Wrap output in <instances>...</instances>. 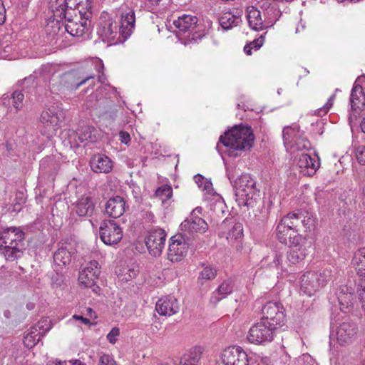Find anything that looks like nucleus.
<instances>
[{
    "instance_id": "obj_44",
    "label": "nucleus",
    "mask_w": 365,
    "mask_h": 365,
    "mask_svg": "<svg viewBox=\"0 0 365 365\" xmlns=\"http://www.w3.org/2000/svg\"><path fill=\"white\" fill-rule=\"evenodd\" d=\"M53 262L59 267L66 266L71 259V252H53Z\"/></svg>"
},
{
    "instance_id": "obj_58",
    "label": "nucleus",
    "mask_w": 365,
    "mask_h": 365,
    "mask_svg": "<svg viewBox=\"0 0 365 365\" xmlns=\"http://www.w3.org/2000/svg\"><path fill=\"white\" fill-rule=\"evenodd\" d=\"M264 43V37L261 36L259 38L254 40L252 42H250L249 44H250L251 47L252 48H255L256 50L259 49Z\"/></svg>"
},
{
    "instance_id": "obj_17",
    "label": "nucleus",
    "mask_w": 365,
    "mask_h": 365,
    "mask_svg": "<svg viewBox=\"0 0 365 365\" xmlns=\"http://www.w3.org/2000/svg\"><path fill=\"white\" fill-rule=\"evenodd\" d=\"M166 233L162 229L149 232L145 238V244L148 251H163L165 244Z\"/></svg>"
},
{
    "instance_id": "obj_55",
    "label": "nucleus",
    "mask_w": 365,
    "mask_h": 365,
    "mask_svg": "<svg viewBox=\"0 0 365 365\" xmlns=\"http://www.w3.org/2000/svg\"><path fill=\"white\" fill-rule=\"evenodd\" d=\"M5 147H6V154L9 157L12 158V157L17 155V154L15 151L16 146L14 143H6Z\"/></svg>"
},
{
    "instance_id": "obj_39",
    "label": "nucleus",
    "mask_w": 365,
    "mask_h": 365,
    "mask_svg": "<svg viewBox=\"0 0 365 365\" xmlns=\"http://www.w3.org/2000/svg\"><path fill=\"white\" fill-rule=\"evenodd\" d=\"M290 143H292V148H296L299 150H307L311 148L309 141L303 136V133L300 131L294 134L293 140Z\"/></svg>"
},
{
    "instance_id": "obj_30",
    "label": "nucleus",
    "mask_w": 365,
    "mask_h": 365,
    "mask_svg": "<svg viewBox=\"0 0 365 365\" xmlns=\"http://www.w3.org/2000/svg\"><path fill=\"white\" fill-rule=\"evenodd\" d=\"M302 212H289L279 221V223L289 227L290 230L297 232V233L299 232V228L302 227Z\"/></svg>"
},
{
    "instance_id": "obj_33",
    "label": "nucleus",
    "mask_w": 365,
    "mask_h": 365,
    "mask_svg": "<svg viewBox=\"0 0 365 365\" xmlns=\"http://www.w3.org/2000/svg\"><path fill=\"white\" fill-rule=\"evenodd\" d=\"M95 208L94 203L90 197L80 199L76 205V213L79 216H91Z\"/></svg>"
},
{
    "instance_id": "obj_36",
    "label": "nucleus",
    "mask_w": 365,
    "mask_h": 365,
    "mask_svg": "<svg viewBox=\"0 0 365 365\" xmlns=\"http://www.w3.org/2000/svg\"><path fill=\"white\" fill-rule=\"evenodd\" d=\"M100 274L98 270L94 271L91 274L86 272V270H82L79 272L78 281L81 285H83L85 287H93L96 285V280Z\"/></svg>"
},
{
    "instance_id": "obj_29",
    "label": "nucleus",
    "mask_w": 365,
    "mask_h": 365,
    "mask_svg": "<svg viewBox=\"0 0 365 365\" xmlns=\"http://www.w3.org/2000/svg\"><path fill=\"white\" fill-rule=\"evenodd\" d=\"M242 11L237 9L224 13L219 19V22L222 28L225 30H228L234 26H237L242 22Z\"/></svg>"
},
{
    "instance_id": "obj_41",
    "label": "nucleus",
    "mask_w": 365,
    "mask_h": 365,
    "mask_svg": "<svg viewBox=\"0 0 365 365\" xmlns=\"http://www.w3.org/2000/svg\"><path fill=\"white\" fill-rule=\"evenodd\" d=\"M155 195L161 200L163 204H165L173 196V188L170 185H163L156 190Z\"/></svg>"
},
{
    "instance_id": "obj_32",
    "label": "nucleus",
    "mask_w": 365,
    "mask_h": 365,
    "mask_svg": "<svg viewBox=\"0 0 365 365\" xmlns=\"http://www.w3.org/2000/svg\"><path fill=\"white\" fill-rule=\"evenodd\" d=\"M61 7L66 8V9H72L78 11L79 10L83 11H91L92 7V1L91 0H64L63 4H61L59 5L58 9H61Z\"/></svg>"
},
{
    "instance_id": "obj_21",
    "label": "nucleus",
    "mask_w": 365,
    "mask_h": 365,
    "mask_svg": "<svg viewBox=\"0 0 365 365\" xmlns=\"http://www.w3.org/2000/svg\"><path fill=\"white\" fill-rule=\"evenodd\" d=\"M138 272V266L131 263V260L129 264L126 260H120L115 269V273L118 279L124 282H128L135 278Z\"/></svg>"
},
{
    "instance_id": "obj_54",
    "label": "nucleus",
    "mask_w": 365,
    "mask_h": 365,
    "mask_svg": "<svg viewBox=\"0 0 365 365\" xmlns=\"http://www.w3.org/2000/svg\"><path fill=\"white\" fill-rule=\"evenodd\" d=\"M184 257L183 252H168V259L173 262H180Z\"/></svg>"
},
{
    "instance_id": "obj_52",
    "label": "nucleus",
    "mask_w": 365,
    "mask_h": 365,
    "mask_svg": "<svg viewBox=\"0 0 365 365\" xmlns=\"http://www.w3.org/2000/svg\"><path fill=\"white\" fill-rule=\"evenodd\" d=\"M100 365H117L115 361L108 354H103L100 357Z\"/></svg>"
},
{
    "instance_id": "obj_28",
    "label": "nucleus",
    "mask_w": 365,
    "mask_h": 365,
    "mask_svg": "<svg viewBox=\"0 0 365 365\" xmlns=\"http://www.w3.org/2000/svg\"><path fill=\"white\" fill-rule=\"evenodd\" d=\"M59 165L52 156H47L40 161V174L48 179H54L58 170Z\"/></svg>"
},
{
    "instance_id": "obj_59",
    "label": "nucleus",
    "mask_w": 365,
    "mask_h": 365,
    "mask_svg": "<svg viewBox=\"0 0 365 365\" xmlns=\"http://www.w3.org/2000/svg\"><path fill=\"white\" fill-rule=\"evenodd\" d=\"M335 98L334 95H332L329 99L327 103L321 108V112L327 113L333 105V101Z\"/></svg>"
},
{
    "instance_id": "obj_16",
    "label": "nucleus",
    "mask_w": 365,
    "mask_h": 365,
    "mask_svg": "<svg viewBox=\"0 0 365 365\" xmlns=\"http://www.w3.org/2000/svg\"><path fill=\"white\" fill-rule=\"evenodd\" d=\"M297 165L302 175L312 176L320 166L319 158L316 154L311 156L309 154L302 153L299 156Z\"/></svg>"
},
{
    "instance_id": "obj_19",
    "label": "nucleus",
    "mask_w": 365,
    "mask_h": 365,
    "mask_svg": "<svg viewBox=\"0 0 365 365\" xmlns=\"http://www.w3.org/2000/svg\"><path fill=\"white\" fill-rule=\"evenodd\" d=\"M208 229L207 222L201 217L192 216L190 219L184 220L180 225V230L187 235L204 233Z\"/></svg>"
},
{
    "instance_id": "obj_31",
    "label": "nucleus",
    "mask_w": 365,
    "mask_h": 365,
    "mask_svg": "<svg viewBox=\"0 0 365 365\" xmlns=\"http://www.w3.org/2000/svg\"><path fill=\"white\" fill-rule=\"evenodd\" d=\"M15 240H13L11 230L9 227L3 230L0 234V251H22L24 247L14 245Z\"/></svg>"
},
{
    "instance_id": "obj_35",
    "label": "nucleus",
    "mask_w": 365,
    "mask_h": 365,
    "mask_svg": "<svg viewBox=\"0 0 365 365\" xmlns=\"http://www.w3.org/2000/svg\"><path fill=\"white\" fill-rule=\"evenodd\" d=\"M96 130L91 125H83L77 131L76 135L81 143L96 140Z\"/></svg>"
},
{
    "instance_id": "obj_26",
    "label": "nucleus",
    "mask_w": 365,
    "mask_h": 365,
    "mask_svg": "<svg viewBox=\"0 0 365 365\" xmlns=\"http://www.w3.org/2000/svg\"><path fill=\"white\" fill-rule=\"evenodd\" d=\"M24 94L22 91H14L11 95L6 93L1 98L2 104L10 108L13 107L16 112L21 110L24 107Z\"/></svg>"
},
{
    "instance_id": "obj_13",
    "label": "nucleus",
    "mask_w": 365,
    "mask_h": 365,
    "mask_svg": "<svg viewBox=\"0 0 365 365\" xmlns=\"http://www.w3.org/2000/svg\"><path fill=\"white\" fill-rule=\"evenodd\" d=\"M350 104L351 110L349 119L352 122L365 108V95L361 86H354L350 95Z\"/></svg>"
},
{
    "instance_id": "obj_8",
    "label": "nucleus",
    "mask_w": 365,
    "mask_h": 365,
    "mask_svg": "<svg viewBox=\"0 0 365 365\" xmlns=\"http://www.w3.org/2000/svg\"><path fill=\"white\" fill-rule=\"evenodd\" d=\"M359 331V324L356 319L346 317L336 329L337 342L340 346L350 345L357 339Z\"/></svg>"
},
{
    "instance_id": "obj_3",
    "label": "nucleus",
    "mask_w": 365,
    "mask_h": 365,
    "mask_svg": "<svg viewBox=\"0 0 365 365\" xmlns=\"http://www.w3.org/2000/svg\"><path fill=\"white\" fill-rule=\"evenodd\" d=\"M255 140L250 127L235 125L220 137L219 141L225 147L230 148L229 155L237 156L235 151L250 150Z\"/></svg>"
},
{
    "instance_id": "obj_23",
    "label": "nucleus",
    "mask_w": 365,
    "mask_h": 365,
    "mask_svg": "<svg viewBox=\"0 0 365 365\" xmlns=\"http://www.w3.org/2000/svg\"><path fill=\"white\" fill-rule=\"evenodd\" d=\"M91 170L96 173H108L112 170L113 161L103 154L94 155L90 160Z\"/></svg>"
},
{
    "instance_id": "obj_34",
    "label": "nucleus",
    "mask_w": 365,
    "mask_h": 365,
    "mask_svg": "<svg viewBox=\"0 0 365 365\" xmlns=\"http://www.w3.org/2000/svg\"><path fill=\"white\" fill-rule=\"evenodd\" d=\"M232 292V285L230 282H223L218 287L217 290L215 291L211 298L210 302L216 304L223 298L226 297L227 295Z\"/></svg>"
},
{
    "instance_id": "obj_20",
    "label": "nucleus",
    "mask_w": 365,
    "mask_h": 365,
    "mask_svg": "<svg viewBox=\"0 0 365 365\" xmlns=\"http://www.w3.org/2000/svg\"><path fill=\"white\" fill-rule=\"evenodd\" d=\"M121 26L120 31L122 34L123 40H126L135 29V14L131 9H127L121 13Z\"/></svg>"
},
{
    "instance_id": "obj_42",
    "label": "nucleus",
    "mask_w": 365,
    "mask_h": 365,
    "mask_svg": "<svg viewBox=\"0 0 365 365\" xmlns=\"http://www.w3.org/2000/svg\"><path fill=\"white\" fill-rule=\"evenodd\" d=\"M52 322L48 317H43L34 327L36 328L37 331L43 336L52 328Z\"/></svg>"
},
{
    "instance_id": "obj_56",
    "label": "nucleus",
    "mask_w": 365,
    "mask_h": 365,
    "mask_svg": "<svg viewBox=\"0 0 365 365\" xmlns=\"http://www.w3.org/2000/svg\"><path fill=\"white\" fill-rule=\"evenodd\" d=\"M356 158L360 164L365 165V146L359 148Z\"/></svg>"
},
{
    "instance_id": "obj_18",
    "label": "nucleus",
    "mask_w": 365,
    "mask_h": 365,
    "mask_svg": "<svg viewBox=\"0 0 365 365\" xmlns=\"http://www.w3.org/2000/svg\"><path fill=\"white\" fill-rule=\"evenodd\" d=\"M155 309L160 315L171 316L178 312L179 303L175 297L165 296L156 302Z\"/></svg>"
},
{
    "instance_id": "obj_49",
    "label": "nucleus",
    "mask_w": 365,
    "mask_h": 365,
    "mask_svg": "<svg viewBox=\"0 0 365 365\" xmlns=\"http://www.w3.org/2000/svg\"><path fill=\"white\" fill-rule=\"evenodd\" d=\"M299 130V128L297 125H294L293 127H286L283 130V138L284 142H291L293 140V136Z\"/></svg>"
},
{
    "instance_id": "obj_50",
    "label": "nucleus",
    "mask_w": 365,
    "mask_h": 365,
    "mask_svg": "<svg viewBox=\"0 0 365 365\" xmlns=\"http://www.w3.org/2000/svg\"><path fill=\"white\" fill-rule=\"evenodd\" d=\"M286 262L295 264L304 259L305 255L304 252H285Z\"/></svg>"
},
{
    "instance_id": "obj_61",
    "label": "nucleus",
    "mask_w": 365,
    "mask_h": 365,
    "mask_svg": "<svg viewBox=\"0 0 365 365\" xmlns=\"http://www.w3.org/2000/svg\"><path fill=\"white\" fill-rule=\"evenodd\" d=\"M7 261H14L17 257V252H0Z\"/></svg>"
},
{
    "instance_id": "obj_60",
    "label": "nucleus",
    "mask_w": 365,
    "mask_h": 365,
    "mask_svg": "<svg viewBox=\"0 0 365 365\" xmlns=\"http://www.w3.org/2000/svg\"><path fill=\"white\" fill-rule=\"evenodd\" d=\"M335 98L334 95H332L329 99L327 103L321 108V112L327 113L333 105V101Z\"/></svg>"
},
{
    "instance_id": "obj_27",
    "label": "nucleus",
    "mask_w": 365,
    "mask_h": 365,
    "mask_svg": "<svg viewBox=\"0 0 365 365\" xmlns=\"http://www.w3.org/2000/svg\"><path fill=\"white\" fill-rule=\"evenodd\" d=\"M340 309L344 312H350L355 302V297L348 287H341L336 294Z\"/></svg>"
},
{
    "instance_id": "obj_5",
    "label": "nucleus",
    "mask_w": 365,
    "mask_h": 365,
    "mask_svg": "<svg viewBox=\"0 0 365 365\" xmlns=\"http://www.w3.org/2000/svg\"><path fill=\"white\" fill-rule=\"evenodd\" d=\"M236 201L240 206L252 207L259 198V189L256 181L249 174H244L237 178L234 183Z\"/></svg>"
},
{
    "instance_id": "obj_51",
    "label": "nucleus",
    "mask_w": 365,
    "mask_h": 365,
    "mask_svg": "<svg viewBox=\"0 0 365 365\" xmlns=\"http://www.w3.org/2000/svg\"><path fill=\"white\" fill-rule=\"evenodd\" d=\"M302 226L306 228V230H311L315 227V220L312 217H305L302 213Z\"/></svg>"
},
{
    "instance_id": "obj_43",
    "label": "nucleus",
    "mask_w": 365,
    "mask_h": 365,
    "mask_svg": "<svg viewBox=\"0 0 365 365\" xmlns=\"http://www.w3.org/2000/svg\"><path fill=\"white\" fill-rule=\"evenodd\" d=\"M9 230H11L13 240H15V243H14V245L23 247V241L25 237V232L22 228L21 227H9Z\"/></svg>"
},
{
    "instance_id": "obj_24",
    "label": "nucleus",
    "mask_w": 365,
    "mask_h": 365,
    "mask_svg": "<svg viewBox=\"0 0 365 365\" xmlns=\"http://www.w3.org/2000/svg\"><path fill=\"white\" fill-rule=\"evenodd\" d=\"M125 201L118 195L110 198L106 204V213L113 218L120 217L125 211Z\"/></svg>"
},
{
    "instance_id": "obj_15",
    "label": "nucleus",
    "mask_w": 365,
    "mask_h": 365,
    "mask_svg": "<svg viewBox=\"0 0 365 365\" xmlns=\"http://www.w3.org/2000/svg\"><path fill=\"white\" fill-rule=\"evenodd\" d=\"M276 235L279 242L289 247L299 245L302 236L299 233L290 230L289 227L278 222L276 227Z\"/></svg>"
},
{
    "instance_id": "obj_6",
    "label": "nucleus",
    "mask_w": 365,
    "mask_h": 365,
    "mask_svg": "<svg viewBox=\"0 0 365 365\" xmlns=\"http://www.w3.org/2000/svg\"><path fill=\"white\" fill-rule=\"evenodd\" d=\"M331 272L328 269L319 274L313 271L307 272L300 278V291L308 296L312 295L331 279Z\"/></svg>"
},
{
    "instance_id": "obj_37",
    "label": "nucleus",
    "mask_w": 365,
    "mask_h": 365,
    "mask_svg": "<svg viewBox=\"0 0 365 365\" xmlns=\"http://www.w3.org/2000/svg\"><path fill=\"white\" fill-rule=\"evenodd\" d=\"M61 81H63L65 83L63 84V87L66 89H71V90H76L78 89L81 85L84 84L86 81L88 80L93 78V76H89L82 81H81L78 83H72L71 81L74 78V75L72 73H63L61 76Z\"/></svg>"
},
{
    "instance_id": "obj_47",
    "label": "nucleus",
    "mask_w": 365,
    "mask_h": 365,
    "mask_svg": "<svg viewBox=\"0 0 365 365\" xmlns=\"http://www.w3.org/2000/svg\"><path fill=\"white\" fill-rule=\"evenodd\" d=\"M217 276V270L210 266L204 267L203 270L200 273L198 278L199 282L202 284L203 279L212 280Z\"/></svg>"
},
{
    "instance_id": "obj_1",
    "label": "nucleus",
    "mask_w": 365,
    "mask_h": 365,
    "mask_svg": "<svg viewBox=\"0 0 365 365\" xmlns=\"http://www.w3.org/2000/svg\"><path fill=\"white\" fill-rule=\"evenodd\" d=\"M246 11L250 27L256 31L273 26L281 16L277 5L267 0L247 6Z\"/></svg>"
},
{
    "instance_id": "obj_57",
    "label": "nucleus",
    "mask_w": 365,
    "mask_h": 365,
    "mask_svg": "<svg viewBox=\"0 0 365 365\" xmlns=\"http://www.w3.org/2000/svg\"><path fill=\"white\" fill-rule=\"evenodd\" d=\"M98 265L99 264L97 261H91L89 265L84 268L83 270H86V272L91 274L94 271L98 270Z\"/></svg>"
},
{
    "instance_id": "obj_62",
    "label": "nucleus",
    "mask_w": 365,
    "mask_h": 365,
    "mask_svg": "<svg viewBox=\"0 0 365 365\" xmlns=\"http://www.w3.org/2000/svg\"><path fill=\"white\" fill-rule=\"evenodd\" d=\"M6 10L3 4V1L0 0V24H2L4 23L6 19Z\"/></svg>"
},
{
    "instance_id": "obj_2",
    "label": "nucleus",
    "mask_w": 365,
    "mask_h": 365,
    "mask_svg": "<svg viewBox=\"0 0 365 365\" xmlns=\"http://www.w3.org/2000/svg\"><path fill=\"white\" fill-rule=\"evenodd\" d=\"M54 15L61 19H65L66 31L73 36L80 37L86 33L92 25V11H79L56 7Z\"/></svg>"
},
{
    "instance_id": "obj_7",
    "label": "nucleus",
    "mask_w": 365,
    "mask_h": 365,
    "mask_svg": "<svg viewBox=\"0 0 365 365\" xmlns=\"http://www.w3.org/2000/svg\"><path fill=\"white\" fill-rule=\"evenodd\" d=\"M65 118V113L63 108L58 104H53L45 110L41 114L40 120L46 128L47 130H41L44 135H51Z\"/></svg>"
},
{
    "instance_id": "obj_45",
    "label": "nucleus",
    "mask_w": 365,
    "mask_h": 365,
    "mask_svg": "<svg viewBox=\"0 0 365 365\" xmlns=\"http://www.w3.org/2000/svg\"><path fill=\"white\" fill-rule=\"evenodd\" d=\"M51 285L54 289H64L66 284L64 282L63 275L58 272L53 273L51 277Z\"/></svg>"
},
{
    "instance_id": "obj_12",
    "label": "nucleus",
    "mask_w": 365,
    "mask_h": 365,
    "mask_svg": "<svg viewBox=\"0 0 365 365\" xmlns=\"http://www.w3.org/2000/svg\"><path fill=\"white\" fill-rule=\"evenodd\" d=\"M222 360L225 365H249L247 353L240 346H229L223 351Z\"/></svg>"
},
{
    "instance_id": "obj_63",
    "label": "nucleus",
    "mask_w": 365,
    "mask_h": 365,
    "mask_svg": "<svg viewBox=\"0 0 365 365\" xmlns=\"http://www.w3.org/2000/svg\"><path fill=\"white\" fill-rule=\"evenodd\" d=\"M119 135L122 143L127 144L130 140V136L128 133L120 131Z\"/></svg>"
},
{
    "instance_id": "obj_40",
    "label": "nucleus",
    "mask_w": 365,
    "mask_h": 365,
    "mask_svg": "<svg viewBox=\"0 0 365 365\" xmlns=\"http://www.w3.org/2000/svg\"><path fill=\"white\" fill-rule=\"evenodd\" d=\"M41 337L43 336L37 331L36 328L32 327L24 336V343L26 346L32 348L40 341Z\"/></svg>"
},
{
    "instance_id": "obj_10",
    "label": "nucleus",
    "mask_w": 365,
    "mask_h": 365,
    "mask_svg": "<svg viewBox=\"0 0 365 365\" xmlns=\"http://www.w3.org/2000/svg\"><path fill=\"white\" fill-rule=\"evenodd\" d=\"M262 317L261 320L270 324L272 327L277 329V327L281 326L284 323L285 314L284 308L280 303L269 302L262 309Z\"/></svg>"
},
{
    "instance_id": "obj_11",
    "label": "nucleus",
    "mask_w": 365,
    "mask_h": 365,
    "mask_svg": "<svg viewBox=\"0 0 365 365\" xmlns=\"http://www.w3.org/2000/svg\"><path fill=\"white\" fill-rule=\"evenodd\" d=\"M100 237L108 245L118 243L123 237L120 226L114 220H103L100 226Z\"/></svg>"
},
{
    "instance_id": "obj_53",
    "label": "nucleus",
    "mask_w": 365,
    "mask_h": 365,
    "mask_svg": "<svg viewBox=\"0 0 365 365\" xmlns=\"http://www.w3.org/2000/svg\"><path fill=\"white\" fill-rule=\"evenodd\" d=\"M120 334V330L118 327H113L107 335L108 341L111 344H115L117 341L116 336Z\"/></svg>"
},
{
    "instance_id": "obj_22",
    "label": "nucleus",
    "mask_w": 365,
    "mask_h": 365,
    "mask_svg": "<svg viewBox=\"0 0 365 365\" xmlns=\"http://www.w3.org/2000/svg\"><path fill=\"white\" fill-rule=\"evenodd\" d=\"M230 227L228 233L227 234L226 238L230 242L236 241L240 242L243 237V226L240 222H233L231 220L226 218L220 224L219 229L222 232L227 229Z\"/></svg>"
},
{
    "instance_id": "obj_9",
    "label": "nucleus",
    "mask_w": 365,
    "mask_h": 365,
    "mask_svg": "<svg viewBox=\"0 0 365 365\" xmlns=\"http://www.w3.org/2000/svg\"><path fill=\"white\" fill-rule=\"evenodd\" d=\"M276 329L261 320L255 324L249 330L247 339L252 344H262L272 341Z\"/></svg>"
},
{
    "instance_id": "obj_38",
    "label": "nucleus",
    "mask_w": 365,
    "mask_h": 365,
    "mask_svg": "<svg viewBox=\"0 0 365 365\" xmlns=\"http://www.w3.org/2000/svg\"><path fill=\"white\" fill-rule=\"evenodd\" d=\"M202 354L201 347L192 349L188 354H185L180 359V365H197Z\"/></svg>"
},
{
    "instance_id": "obj_14",
    "label": "nucleus",
    "mask_w": 365,
    "mask_h": 365,
    "mask_svg": "<svg viewBox=\"0 0 365 365\" xmlns=\"http://www.w3.org/2000/svg\"><path fill=\"white\" fill-rule=\"evenodd\" d=\"M99 34L108 41L112 43H116L121 41L120 36L122 34L120 31V26L118 23L108 19L100 23Z\"/></svg>"
},
{
    "instance_id": "obj_48",
    "label": "nucleus",
    "mask_w": 365,
    "mask_h": 365,
    "mask_svg": "<svg viewBox=\"0 0 365 365\" xmlns=\"http://www.w3.org/2000/svg\"><path fill=\"white\" fill-rule=\"evenodd\" d=\"M354 259L359 267L361 276H365V252H355Z\"/></svg>"
},
{
    "instance_id": "obj_25",
    "label": "nucleus",
    "mask_w": 365,
    "mask_h": 365,
    "mask_svg": "<svg viewBox=\"0 0 365 365\" xmlns=\"http://www.w3.org/2000/svg\"><path fill=\"white\" fill-rule=\"evenodd\" d=\"M192 248V241L186 232H178L170 239L168 251H179Z\"/></svg>"
},
{
    "instance_id": "obj_64",
    "label": "nucleus",
    "mask_w": 365,
    "mask_h": 365,
    "mask_svg": "<svg viewBox=\"0 0 365 365\" xmlns=\"http://www.w3.org/2000/svg\"><path fill=\"white\" fill-rule=\"evenodd\" d=\"M16 199H19V201L16 202L14 207L20 206L21 203L25 202V198L24 197V193L21 192L16 193Z\"/></svg>"
},
{
    "instance_id": "obj_4",
    "label": "nucleus",
    "mask_w": 365,
    "mask_h": 365,
    "mask_svg": "<svg viewBox=\"0 0 365 365\" xmlns=\"http://www.w3.org/2000/svg\"><path fill=\"white\" fill-rule=\"evenodd\" d=\"M176 27V36L179 40L187 45L196 43L205 36V26L199 23L196 16L183 14L173 21Z\"/></svg>"
},
{
    "instance_id": "obj_46",
    "label": "nucleus",
    "mask_w": 365,
    "mask_h": 365,
    "mask_svg": "<svg viewBox=\"0 0 365 365\" xmlns=\"http://www.w3.org/2000/svg\"><path fill=\"white\" fill-rule=\"evenodd\" d=\"M194 180L198 187L202 190L206 191L207 193H210L212 190V184L211 181L205 178L202 175L197 174L195 175Z\"/></svg>"
}]
</instances>
